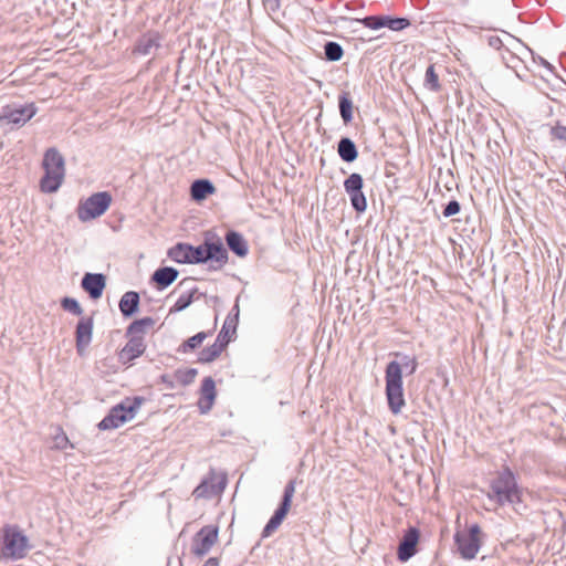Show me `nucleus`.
Wrapping results in <instances>:
<instances>
[{
  "label": "nucleus",
  "mask_w": 566,
  "mask_h": 566,
  "mask_svg": "<svg viewBox=\"0 0 566 566\" xmlns=\"http://www.w3.org/2000/svg\"><path fill=\"white\" fill-rule=\"evenodd\" d=\"M402 368H405L409 375L415 374L418 368L416 357L402 355L401 363L392 360L386 366V397L389 410L394 415L400 413L406 405L402 388Z\"/></svg>",
  "instance_id": "nucleus-1"
},
{
  "label": "nucleus",
  "mask_w": 566,
  "mask_h": 566,
  "mask_svg": "<svg viewBox=\"0 0 566 566\" xmlns=\"http://www.w3.org/2000/svg\"><path fill=\"white\" fill-rule=\"evenodd\" d=\"M522 491L517 485L513 472L505 468L495 479L491 481L488 497L494 501L497 505H515L521 502Z\"/></svg>",
  "instance_id": "nucleus-2"
},
{
  "label": "nucleus",
  "mask_w": 566,
  "mask_h": 566,
  "mask_svg": "<svg viewBox=\"0 0 566 566\" xmlns=\"http://www.w3.org/2000/svg\"><path fill=\"white\" fill-rule=\"evenodd\" d=\"M64 158L55 148H49L43 158L44 176L41 178L40 187L43 192L52 193L57 191L63 182L65 168Z\"/></svg>",
  "instance_id": "nucleus-3"
},
{
  "label": "nucleus",
  "mask_w": 566,
  "mask_h": 566,
  "mask_svg": "<svg viewBox=\"0 0 566 566\" xmlns=\"http://www.w3.org/2000/svg\"><path fill=\"white\" fill-rule=\"evenodd\" d=\"M1 538L3 544V557L11 560H18L28 555V552L30 551L29 539L18 525H4Z\"/></svg>",
  "instance_id": "nucleus-4"
},
{
  "label": "nucleus",
  "mask_w": 566,
  "mask_h": 566,
  "mask_svg": "<svg viewBox=\"0 0 566 566\" xmlns=\"http://www.w3.org/2000/svg\"><path fill=\"white\" fill-rule=\"evenodd\" d=\"M143 401L142 397L126 398L109 410L108 415L98 423V428L109 430L120 427L136 416Z\"/></svg>",
  "instance_id": "nucleus-5"
},
{
  "label": "nucleus",
  "mask_w": 566,
  "mask_h": 566,
  "mask_svg": "<svg viewBox=\"0 0 566 566\" xmlns=\"http://www.w3.org/2000/svg\"><path fill=\"white\" fill-rule=\"evenodd\" d=\"M295 488H296V480L293 479L286 483L284 491H283L282 501H281L279 507L275 510L274 514L271 516V518L269 520V522L266 523V525L263 528V532H262L263 537L271 536L272 533L275 532L279 528V526L282 524L283 520L285 518V516L287 515V513L291 509L292 499L295 493Z\"/></svg>",
  "instance_id": "nucleus-6"
},
{
  "label": "nucleus",
  "mask_w": 566,
  "mask_h": 566,
  "mask_svg": "<svg viewBox=\"0 0 566 566\" xmlns=\"http://www.w3.org/2000/svg\"><path fill=\"white\" fill-rule=\"evenodd\" d=\"M111 202L112 196L108 192H96L80 203L77 217L81 221L95 219L108 209Z\"/></svg>",
  "instance_id": "nucleus-7"
},
{
  "label": "nucleus",
  "mask_w": 566,
  "mask_h": 566,
  "mask_svg": "<svg viewBox=\"0 0 566 566\" xmlns=\"http://www.w3.org/2000/svg\"><path fill=\"white\" fill-rule=\"evenodd\" d=\"M481 527L472 524L468 532H457L454 542L461 557L464 559H473L481 546Z\"/></svg>",
  "instance_id": "nucleus-8"
},
{
  "label": "nucleus",
  "mask_w": 566,
  "mask_h": 566,
  "mask_svg": "<svg viewBox=\"0 0 566 566\" xmlns=\"http://www.w3.org/2000/svg\"><path fill=\"white\" fill-rule=\"evenodd\" d=\"M364 179L360 174L353 172L344 181V189L349 196L352 207L357 212H364L367 200L363 192Z\"/></svg>",
  "instance_id": "nucleus-9"
},
{
  "label": "nucleus",
  "mask_w": 566,
  "mask_h": 566,
  "mask_svg": "<svg viewBox=\"0 0 566 566\" xmlns=\"http://www.w3.org/2000/svg\"><path fill=\"white\" fill-rule=\"evenodd\" d=\"M168 256L177 263H203V244L178 243L169 249Z\"/></svg>",
  "instance_id": "nucleus-10"
},
{
  "label": "nucleus",
  "mask_w": 566,
  "mask_h": 566,
  "mask_svg": "<svg viewBox=\"0 0 566 566\" xmlns=\"http://www.w3.org/2000/svg\"><path fill=\"white\" fill-rule=\"evenodd\" d=\"M218 539V527L203 526L192 538L191 552L196 556H205L210 552Z\"/></svg>",
  "instance_id": "nucleus-11"
},
{
  "label": "nucleus",
  "mask_w": 566,
  "mask_h": 566,
  "mask_svg": "<svg viewBox=\"0 0 566 566\" xmlns=\"http://www.w3.org/2000/svg\"><path fill=\"white\" fill-rule=\"evenodd\" d=\"M36 113L34 104H28L15 108L6 107L0 115V122H7L14 125H24Z\"/></svg>",
  "instance_id": "nucleus-12"
},
{
  "label": "nucleus",
  "mask_w": 566,
  "mask_h": 566,
  "mask_svg": "<svg viewBox=\"0 0 566 566\" xmlns=\"http://www.w3.org/2000/svg\"><path fill=\"white\" fill-rule=\"evenodd\" d=\"M94 321L92 316L82 317L75 329V346L78 355H84L92 342Z\"/></svg>",
  "instance_id": "nucleus-13"
},
{
  "label": "nucleus",
  "mask_w": 566,
  "mask_h": 566,
  "mask_svg": "<svg viewBox=\"0 0 566 566\" xmlns=\"http://www.w3.org/2000/svg\"><path fill=\"white\" fill-rule=\"evenodd\" d=\"M418 542L419 531L416 527H410L400 539L397 552L399 560H409L417 552Z\"/></svg>",
  "instance_id": "nucleus-14"
},
{
  "label": "nucleus",
  "mask_w": 566,
  "mask_h": 566,
  "mask_svg": "<svg viewBox=\"0 0 566 566\" xmlns=\"http://www.w3.org/2000/svg\"><path fill=\"white\" fill-rule=\"evenodd\" d=\"M81 286L91 298L97 300L102 296L106 286V276L102 273H85Z\"/></svg>",
  "instance_id": "nucleus-15"
},
{
  "label": "nucleus",
  "mask_w": 566,
  "mask_h": 566,
  "mask_svg": "<svg viewBox=\"0 0 566 566\" xmlns=\"http://www.w3.org/2000/svg\"><path fill=\"white\" fill-rule=\"evenodd\" d=\"M146 349L144 339L137 336L129 337L126 345L119 352V360L128 363L142 356Z\"/></svg>",
  "instance_id": "nucleus-16"
},
{
  "label": "nucleus",
  "mask_w": 566,
  "mask_h": 566,
  "mask_svg": "<svg viewBox=\"0 0 566 566\" xmlns=\"http://www.w3.org/2000/svg\"><path fill=\"white\" fill-rule=\"evenodd\" d=\"M207 261H216L223 265L228 261V252L221 241L203 243V263Z\"/></svg>",
  "instance_id": "nucleus-17"
},
{
  "label": "nucleus",
  "mask_w": 566,
  "mask_h": 566,
  "mask_svg": "<svg viewBox=\"0 0 566 566\" xmlns=\"http://www.w3.org/2000/svg\"><path fill=\"white\" fill-rule=\"evenodd\" d=\"M160 46V35L157 32H149L142 35L134 49V53L140 55L154 54Z\"/></svg>",
  "instance_id": "nucleus-18"
},
{
  "label": "nucleus",
  "mask_w": 566,
  "mask_h": 566,
  "mask_svg": "<svg viewBox=\"0 0 566 566\" xmlns=\"http://www.w3.org/2000/svg\"><path fill=\"white\" fill-rule=\"evenodd\" d=\"M201 398L199 400V408L202 413H207L216 398V384L211 377H206L201 384Z\"/></svg>",
  "instance_id": "nucleus-19"
},
{
  "label": "nucleus",
  "mask_w": 566,
  "mask_h": 566,
  "mask_svg": "<svg viewBox=\"0 0 566 566\" xmlns=\"http://www.w3.org/2000/svg\"><path fill=\"white\" fill-rule=\"evenodd\" d=\"M216 192L214 185L209 179H197L190 186L191 199L200 202Z\"/></svg>",
  "instance_id": "nucleus-20"
},
{
  "label": "nucleus",
  "mask_w": 566,
  "mask_h": 566,
  "mask_svg": "<svg viewBox=\"0 0 566 566\" xmlns=\"http://www.w3.org/2000/svg\"><path fill=\"white\" fill-rule=\"evenodd\" d=\"M178 274L179 272L175 268L164 266L154 272L151 280L159 289H166L176 281Z\"/></svg>",
  "instance_id": "nucleus-21"
},
{
  "label": "nucleus",
  "mask_w": 566,
  "mask_h": 566,
  "mask_svg": "<svg viewBox=\"0 0 566 566\" xmlns=\"http://www.w3.org/2000/svg\"><path fill=\"white\" fill-rule=\"evenodd\" d=\"M226 242L229 249L240 258L245 256L249 252L247 241L243 235L237 231H229L226 234Z\"/></svg>",
  "instance_id": "nucleus-22"
},
{
  "label": "nucleus",
  "mask_w": 566,
  "mask_h": 566,
  "mask_svg": "<svg viewBox=\"0 0 566 566\" xmlns=\"http://www.w3.org/2000/svg\"><path fill=\"white\" fill-rule=\"evenodd\" d=\"M139 305V294L134 291L126 292L119 301V310L124 317H130L133 316Z\"/></svg>",
  "instance_id": "nucleus-23"
},
{
  "label": "nucleus",
  "mask_w": 566,
  "mask_h": 566,
  "mask_svg": "<svg viewBox=\"0 0 566 566\" xmlns=\"http://www.w3.org/2000/svg\"><path fill=\"white\" fill-rule=\"evenodd\" d=\"M338 156L345 163H353L358 157V150L355 143L349 137H342L337 144Z\"/></svg>",
  "instance_id": "nucleus-24"
},
{
  "label": "nucleus",
  "mask_w": 566,
  "mask_h": 566,
  "mask_svg": "<svg viewBox=\"0 0 566 566\" xmlns=\"http://www.w3.org/2000/svg\"><path fill=\"white\" fill-rule=\"evenodd\" d=\"M201 294L198 292L197 287H187L178 297L174 306L170 308L169 313L181 312L186 310L193 302L195 298H199Z\"/></svg>",
  "instance_id": "nucleus-25"
},
{
  "label": "nucleus",
  "mask_w": 566,
  "mask_h": 566,
  "mask_svg": "<svg viewBox=\"0 0 566 566\" xmlns=\"http://www.w3.org/2000/svg\"><path fill=\"white\" fill-rule=\"evenodd\" d=\"M155 325V319L151 317H143L129 324L126 331L128 337H140L144 339L146 332Z\"/></svg>",
  "instance_id": "nucleus-26"
},
{
  "label": "nucleus",
  "mask_w": 566,
  "mask_h": 566,
  "mask_svg": "<svg viewBox=\"0 0 566 566\" xmlns=\"http://www.w3.org/2000/svg\"><path fill=\"white\" fill-rule=\"evenodd\" d=\"M227 347V340L219 343L214 342L211 346L203 348L198 357V361L202 364L211 363L217 359L222 350Z\"/></svg>",
  "instance_id": "nucleus-27"
},
{
  "label": "nucleus",
  "mask_w": 566,
  "mask_h": 566,
  "mask_svg": "<svg viewBox=\"0 0 566 566\" xmlns=\"http://www.w3.org/2000/svg\"><path fill=\"white\" fill-rule=\"evenodd\" d=\"M338 108L343 122L345 124L350 123L353 120V101L349 92H343L338 96Z\"/></svg>",
  "instance_id": "nucleus-28"
},
{
  "label": "nucleus",
  "mask_w": 566,
  "mask_h": 566,
  "mask_svg": "<svg viewBox=\"0 0 566 566\" xmlns=\"http://www.w3.org/2000/svg\"><path fill=\"white\" fill-rule=\"evenodd\" d=\"M324 54L327 61L337 62L343 57L344 50L339 43L328 41L324 45Z\"/></svg>",
  "instance_id": "nucleus-29"
},
{
  "label": "nucleus",
  "mask_w": 566,
  "mask_h": 566,
  "mask_svg": "<svg viewBox=\"0 0 566 566\" xmlns=\"http://www.w3.org/2000/svg\"><path fill=\"white\" fill-rule=\"evenodd\" d=\"M424 86L432 91L438 92L440 90V83L438 74L436 73L434 65L431 64L427 67L426 74H424Z\"/></svg>",
  "instance_id": "nucleus-30"
},
{
  "label": "nucleus",
  "mask_w": 566,
  "mask_h": 566,
  "mask_svg": "<svg viewBox=\"0 0 566 566\" xmlns=\"http://www.w3.org/2000/svg\"><path fill=\"white\" fill-rule=\"evenodd\" d=\"M410 25V21L406 18H392L384 15V28L392 31H400Z\"/></svg>",
  "instance_id": "nucleus-31"
},
{
  "label": "nucleus",
  "mask_w": 566,
  "mask_h": 566,
  "mask_svg": "<svg viewBox=\"0 0 566 566\" xmlns=\"http://www.w3.org/2000/svg\"><path fill=\"white\" fill-rule=\"evenodd\" d=\"M198 371L195 368H189L185 370L178 369L175 373V378L182 386H188L195 380Z\"/></svg>",
  "instance_id": "nucleus-32"
},
{
  "label": "nucleus",
  "mask_w": 566,
  "mask_h": 566,
  "mask_svg": "<svg viewBox=\"0 0 566 566\" xmlns=\"http://www.w3.org/2000/svg\"><path fill=\"white\" fill-rule=\"evenodd\" d=\"M354 21L361 23L364 27L373 30L384 28V15H368L363 19H355Z\"/></svg>",
  "instance_id": "nucleus-33"
},
{
  "label": "nucleus",
  "mask_w": 566,
  "mask_h": 566,
  "mask_svg": "<svg viewBox=\"0 0 566 566\" xmlns=\"http://www.w3.org/2000/svg\"><path fill=\"white\" fill-rule=\"evenodd\" d=\"M208 334L205 332H200L192 337L188 338L182 345L181 350L187 353L189 350L196 349L201 343L207 338Z\"/></svg>",
  "instance_id": "nucleus-34"
},
{
  "label": "nucleus",
  "mask_w": 566,
  "mask_h": 566,
  "mask_svg": "<svg viewBox=\"0 0 566 566\" xmlns=\"http://www.w3.org/2000/svg\"><path fill=\"white\" fill-rule=\"evenodd\" d=\"M61 306L64 311H67L74 315L81 316L83 314V308L80 303L73 297H64L61 301Z\"/></svg>",
  "instance_id": "nucleus-35"
},
{
  "label": "nucleus",
  "mask_w": 566,
  "mask_h": 566,
  "mask_svg": "<svg viewBox=\"0 0 566 566\" xmlns=\"http://www.w3.org/2000/svg\"><path fill=\"white\" fill-rule=\"evenodd\" d=\"M196 499H206L212 495V486L202 481L192 492Z\"/></svg>",
  "instance_id": "nucleus-36"
},
{
  "label": "nucleus",
  "mask_w": 566,
  "mask_h": 566,
  "mask_svg": "<svg viewBox=\"0 0 566 566\" xmlns=\"http://www.w3.org/2000/svg\"><path fill=\"white\" fill-rule=\"evenodd\" d=\"M461 206L458 200H451L448 202V205L444 207L442 214L444 218H449L452 216H455L460 212Z\"/></svg>",
  "instance_id": "nucleus-37"
},
{
  "label": "nucleus",
  "mask_w": 566,
  "mask_h": 566,
  "mask_svg": "<svg viewBox=\"0 0 566 566\" xmlns=\"http://www.w3.org/2000/svg\"><path fill=\"white\" fill-rule=\"evenodd\" d=\"M551 136L555 139L566 142V126L557 123L551 128Z\"/></svg>",
  "instance_id": "nucleus-38"
},
{
  "label": "nucleus",
  "mask_w": 566,
  "mask_h": 566,
  "mask_svg": "<svg viewBox=\"0 0 566 566\" xmlns=\"http://www.w3.org/2000/svg\"><path fill=\"white\" fill-rule=\"evenodd\" d=\"M229 327H230V322L227 319L216 339V342H219V343H222V342H226L227 340V344L230 342V338H229Z\"/></svg>",
  "instance_id": "nucleus-39"
},
{
  "label": "nucleus",
  "mask_w": 566,
  "mask_h": 566,
  "mask_svg": "<svg viewBox=\"0 0 566 566\" xmlns=\"http://www.w3.org/2000/svg\"><path fill=\"white\" fill-rule=\"evenodd\" d=\"M54 442L57 449H65L69 443V439L64 433H61L54 438Z\"/></svg>",
  "instance_id": "nucleus-40"
},
{
  "label": "nucleus",
  "mask_w": 566,
  "mask_h": 566,
  "mask_svg": "<svg viewBox=\"0 0 566 566\" xmlns=\"http://www.w3.org/2000/svg\"><path fill=\"white\" fill-rule=\"evenodd\" d=\"M489 44L492 48L499 50L501 48V45H502V41L497 36H491L490 40H489Z\"/></svg>",
  "instance_id": "nucleus-41"
},
{
  "label": "nucleus",
  "mask_w": 566,
  "mask_h": 566,
  "mask_svg": "<svg viewBox=\"0 0 566 566\" xmlns=\"http://www.w3.org/2000/svg\"><path fill=\"white\" fill-rule=\"evenodd\" d=\"M203 566H219V559L217 557H210Z\"/></svg>",
  "instance_id": "nucleus-42"
},
{
  "label": "nucleus",
  "mask_w": 566,
  "mask_h": 566,
  "mask_svg": "<svg viewBox=\"0 0 566 566\" xmlns=\"http://www.w3.org/2000/svg\"><path fill=\"white\" fill-rule=\"evenodd\" d=\"M191 282V279H185L182 280L179 284H178V287H184L186 286L188 283Z\"/></svg>",
  "instance_id": "nucleus-43"
},
{
  "label": "nucleus",
  "mask_w": 566,
  "mask_h": 566,
  "mask_svg": "<svg viewBox=\"0 0 566 566\" xmlns=\"http://www.w3.org/2000/svg\"><path fill=\"white\" fill-rule=\"evenodd\" d=\"M233 310H235V312H237V313H235V317H238V315H239V305H238V304H235V305H234V307H233Z\"/></svg>",
  "instance_id": "nucleus-44"
},
{
  "label": "nucleus",
  "mask_w": 566,
  "mask_h": 566,
  "mask_svg": "<svg viewBox=\"0 0 566 566\" xmlns=\"http://www.w3.org/2000/svg\"><path fill=\"white\" fill-rule=\"evenodd\" d=\"M161 380H163L164 382H167V381H168V376H166V375L161 376Z\"/></svg>",
  "instance_id": "nucleus-45"
}]
</instances>
